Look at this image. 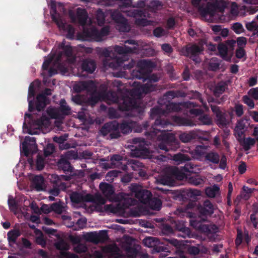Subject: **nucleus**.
Instances as JSON below:
<instances>
[{"label":"nucleus","instance_id":"obj_1","mask_svg":"<svg viewBox=\"0 0 258 258\" xmlns=\"http://www.w3.org/2000/svg\"><path fill=\"white\" fill-rule=\"evenodd\" d=\"M165 115L166 111L159 107L151 108L150 116L152 119H155V121L150 131L146 130L145 135L148 139L159 141L158 147L160 149L166 152L175 151L179 147V141L175 135L161 130L162 128L170 124V122L163 117Z\"/></svg>","mask_w":258,"mask_h":258},{"label":"nucleus","instance_id":"obj_2","mask_svg":"<svg viewBox=\"0 0 258 258\" xmlns=\"http://www.w3.org/2000/svg\"><path fill=\"white\" fill-rule=\"evenodd\" d=\"M20 153L21 156L25 157L24 163V171L27 170L31 172L26 173L27 178L29 181L28 185L25 187L27 192L32 191V138L29 136H26L24 140L20 145Z\"/></svg>","mask_w":258,"mask_h":258},{"label":"nucleus","instance_id":"obj_3","mask_svg":"<svg viewBox=\"0 0 258 258\" xmlns=\"http://www.w3.org/2000/svg\"><path fill=\"white\" fill-rule=\"evenodd\" d=\"M166 246L158 244V239L156 237H149L143 240V243L146 246L152 247V253L158 254L159 257H165L167 253L170 252L169 247L173 246L176 248V251H179V248L182 245L181 242L175 238L165 239Z\"/></svg>","mask_w":258,"mask_h":258},{"label":"nucleus","instance_id":"obj_4","mask_svg":"<svg viewBox=\"0 0 258 258\" xmlns=\"http://www.w3.org/2000/svg\"><path fill=\"white\" fill-rule=\"evenodd\" d=\"M104 98L112 103L118 104V109L120 111H129L139 107L137 100L134 97L122 96L119 98L116 92L113 91H105Z\"/></svg>","mask_w":258,"mask_h":258},{"label":"nucleus","instance_id":"obj_5","mask_svg":"<svg viewBox=\"0 0 258 258\" xmlns=\"http://www.w3.org/2000/svg\"><path fill=\"white\" fill-rule=\"evenodd\" d=\"M82 28V31L77 34L78 40L100 42L102 41L104 37L107 36L109 32V28L107 26L103 27L100 31L91 25H86Z\"/></svg>","mask_w":258,"mask_h":258},{"label":"nucleus","instance_id":"obj_6","mask_svg":"<svg viewBox=\"0 0 258 258\" xmlns=\"http://www.w3.org/2000/svg\"><path fill=\"white\" fill-rule=\"evenodd\" d=\"M50 14L52 20L55 22L58 28L67 32V38L71 40L74 39L75 32L74 28L64 22L60 15L57 13L56 5L54 4H52L51 6Z\"/></svg>","mask_w":258,"mask_h":258},{"label":"nucleus","instance_id":"obj_7","mask_svg":"<svg viewBox=\"0 0 258 258\" xmlns=\"http://www.w3.org/2000/svg\"><path fill=\"white\" fill-rule=\"evenodd\" d=\"M114 51L119 54H122L123 57H116L112 61L109 63V66L111 68H118L123 67L125 61L124 57L127 54L138 53L139 48L137 46L131 47L126 45L119 46L115 45L113 48Z\"/></svg>","mask_w":258,"mask_h":258},{"label":"nucleus","instance_id":"obj_8","mask_svg":"<svg viewBox=\"0 0 258 258\" xmlns=\"http://www.w3.org/2000/svg\"><path fill=\"white\" fill-rule=\"evenodd\" d=\"M206 41L201 39L198 43H189L182 49L181 52L183 55L189 57L196 62H199V55L204 50V45Z\"/></svg>","mask_w":258,"mask_h":258},{"label":"nucleus","instance_id":"obj_9","mask_svg":"<svg viewBox=\"0 0 258 258\" xmlns=\"http://www.w3.org/2000/svg\"><path fill=\"white\" fill-rule=\"evenodd\" d=\"M145 3L141 1H138L136 4H132V0H119V6L121 11L124 12L127 16L137 18L141 17L144 15L143 10L135 9H131L128 10H123L124 8H143L145 7Z\"/></svg>","mask_w":258,"mask_h":258},{"label":"nucleus","instance_id":"obj_10","mask_svg":"<svg viewBox=\"0 0 258 258\" xmlns=\"http://www.w3.org/2000/svg\"><path fill=\"white\" fill-rule=\"evenodd\" d=\"M32 82L29 86L28 93V101L29 103L28 110L30 113L26 112L24 115V120L23 124L22 132L23 134L32 135Z\"/></svg>","mask_w":258,"mask_h":258},{"label":"nucleus","instance_id":"obj_11","mask_svg":"<svg viewBox=\"0 0 258 258\" xmlns=\"http://www.w3.org/2000/svg\"><path fill=\"white\" fill-rule=\"evenodd\" d=\"M149 122L146 121L142 124L136 125L135 122L123 120L120 123L118 122V130L120 134L127 135L132 133L134 128L136 127L135 131L137 133H141L143 130H147L150 126Z\"/></svg>","mask_w":258,"mask_h":258},{"label":"nucleus","instance_id":"obj_12","mask_svg":"<svg viewBox=\"0 0 258 258\" xmlns=\"http://www.w3.org/2000/svg\"><path fill=\"white\" fill-rule=\"evenodd\" d=\"M71 179V177L68 175H57L56 174H52L50 180L53 184L52 188L49 189V194L53 196H57L60 190H64L67 188L66 183L62 180L69 181Z\"/></svg>","mask_w":258,"mask_h":258},{"label":"nucleus","instance_id":"obj_13","mask_svg":"<svg viewBox=\"0 0 258 258\" xmlns=\"http://www.w3.org/2000/svg\"><path fill=\"white\" fill-rule=\"evenodd\" d=\"M179 140L184 143L191 142L195 140L209 141V134L207 132L192 130L184 132L179 135Z\"/></svg>","mask_w":258,"mask_h":258},{"label":"nucleus","instance_id":"obj_14","mask_svg":"<svg viewBox=\"0 0 258 258\" xmlns=\"http://www.w3.org/2000/svg\"><path fill=\"white\" fill-rule=\"evenodd\" d=\"M118 127V121L116 120L110 121L105 123L101 127L100 131L103 136L109 134L110 139H116L121 137Z\"/></svg>","mask_w":258,"mask_h":258},{"label":"nucleus","instance_id":"obj_15","mask_svg":"<svg viewBox=\"0 0 258 258\" xmlns=\"http://www.w3.org/2000/svg\"><path fill=\"white\" fill-rule=\"evenodd\" d=\"M100 100V96L92 93L89 97L85 95L77 94L72 96V101L82 106H94Z\"/></svg>","mask_w":258,"mask_h":258},{"label":"nucleus","instance_id":"obj_16","mask_svg":"<svg viewBox=\"0 0 258 258\" xmlns=\"http://www.w3.org/2000/svg\"><path fill=\"white\" fill-rule=\"evenodd\" d=\"M205 160L208 163L212 164H218L219 168L225 169L227 165V159L225 155L221 157L220 155L215 151H210L205 155Z\"/></svg>","mask_w":258,"mask_h":258},{"label":"nucleus","instance_id":"obj_17","mask_svg":"<svg viewBox=\"0 0 258 258\" xmlns=\"http://www.w3.org/2000/svg\"><path fill=\"white\" fill-rule=\"evenodd\" d=\"M131 190L135 194V197L142 203L147 204L150 199L152 197L151 192L147 189H142L138 184H132Z\"/></svg>","mask_w":258,"mask_h":258},{"label":"nucleus","instance_id":"obj_18","mask_svg":"<svg viewBox=\"0 0 258 258\" xmlns=\"http://www.w3.org/2000/svg\"><path fill=\"white\" fill-rule=\"evenodd\" d=\"M146 141L144 139L141 138H135L133 139L134 144H138L139 145L136 147L134 150H132V154L136 157H146L150 155V152L149 149L145 146Z\"/></svg>","mask_w":258,"mask_h":258},{"label":"nucleus","instance_id":"obj_19","mask_svg":"<svg viewBox=\"0 0 258 258\" xmlns=\"http://www.w3.org/2000/svg\"><path fill=\"white\" fill-rule=\"evenodd\" d=\"M235 40L233 39L227 40L224 43H220L217 46V49L219 55L224 59H225L228 51L233 52L234 49Z\"/></svg>","mask_w":258,"mask_h":258},{"label":"nucleus","instance_id":"obj_20","mask_svg":"<svg viewBox=\"0 0 258 258\" xmlns=\"http://www.w3.org/2000/svg\"><path fill=\"white\" fill-rule=\"evenodd\" d=\"M211 109L216 116V120L217 125L219 127L226 126L228 124V121L226 119V114L222 112L219 106L211 104Z\"/></svg>","mask_w":258,"mask_h":258},{"label":"nucleus","instance_id":"obj_21","mask_svg":"<svg viewBox=\"0 0 258 258\" xmlns=\"http://www.w3.org/2000/svg\"><path fill=\"white\" fill-rule=\"evenodd\" d=\"M21 200L24 201V206L26 208V209L24 208L23 211H21L22 216L32 222V201L24 196L21 197Z\"/></svg>","mask_w":258,"mask_h":258},{"label":"nucleus","instance_id":"obj_22","mask_svg":"<svg viewBox=\"0 0 258 258\" xmlns=\"http://www.w3.org/2000/svg\"><path fill=\"white\" fill-rule=\"evenodd\" d=\"M22 246L19 248L17 254L23 258H32V252L27 248L31 249L32 243L26 238H22Z\"/></svg>","mask_w":258,"mask_h":258},{"label":"nucleus","instance_id":"obj_23","mask_svg":"<svg viewBox=\"0 0 258 258\" xmlns=\"http://www.w3.org/2000/svg\"><path fill=\"white\" fill-rule=\"evenodd\" d=\"M70 198L72 203L79 204L84 202H89L92 200V195L87 194L84 195L83 194L77 191H73L70 195Z\"/></svg>","mask_w":258,"mask_h":258},{"label":"nucleus","instance_id":"obj_24","mask_svg":"<svg viewBox=\"0 0 258 258\" xmlns=\"http://www.w3.org/2000/svg\"><path fill=\"white\" fill-rule=\"evenodd\" d=\"M198 210L200 215L206 218L211 216L214 212V206L208 200L205 201L203 206L198 207Z\"/></svg>","mask_w":258,"mask_h":258},{"label":"nucleus","instance_id":"obj_25","mask_svg":"<svg viewBox=\"0 0 258 258\" xmlns=\"http://www.w3.org/2000/svg\"><path fill=\"white\" fill-rule=\"evenodd\" d=\"M60 48L62 50V51H59L58 53L56 54L55 61L57 63L58 68L60 69L61 64L60 62L61 61V57L62 55H65L67 57H69L72 56L73 54L72 48L69 45H65L64 43H62L60 45Z\"/></svg>","mask_w":258,"mask_h":258},{"label":"nucleus","instance_id":"obj_26","mask_svg":"<svg viewBox=\"0 0 258 258\" xmlns=\"http://www.w3.org/2000/svg\"><path fill=\"white\" fill-rule=\"evenodd\" d=\"M81 68L83 72L87 74H92L96 68V63L95 60L91 58H86L83 60Z\"/></svg>","mask_w":258,"mask_h":258},{"label":"nucleus","instance_id":"obj_27","mask_svg":"<svg viewBox=\"0 0 258 258\" xmlns=\"http://www.w3.org/2000/svg\"><path fill=\"white\" fill-rule=\"evenodd\" d=\"M172 227L175 230L181 232L182 234L181 235L183 237L189 236L190 234V230L189 228L186 227L184 222L182 220H175L172 223Z\"/></svg>","mask_w":258,"mask_h":258},{"label":"nucleus","instance_id":"obj_28","mask_svg":"<svg viewBox=\"0 0 258 258\" xmlns=\"http://www.w3.org/2000/svg\"><path fill=\"white\" fill-rule=\"evenodd\" d=\"M49 103L50 100L47 97L43 94H38L36 97L35 109L39 112L43 111Z\"/></svg>","mask_w":258,"mask_h":258},{"label":"nucleus","instance_id":"obj_29","mask_svg":"<svg viewBox=\"0 0 258 258\" xmlns=\"http://www.w3.org/2000/svg\"><path fill=\"white\" fill-rule=\"evenodd\" d=\"M77 17L78 23L82 27L86 25L87 19L88 18V14L86 10L78 8L76 12Z\"/></svg>","mask_w":258,"mask_h":258},{"label":"nucleus","instance_id":"obj_30","mask_svg":"<svg viewBox=\"0 0 258 258\" xmlns=\"http://www.w3.org/2000/svg\"><path fill=\"white\" fill-rule=\"evenodd\" d=\"M99 188L102 194L106 198L110 197L114 192L113 186L108 183H100Z\"/></svg>","mask_w":258,"mask_h":258},{"label":"nucleus","instance_id":"obj_31","mask_svg":"<svg viewBox=\"0 0 258 258\" xmlns=\"http://www.w3.org/2000/svg\"><path fill=\"white\" fill-rule=\"evenodd\" d=\"M154 63L150 60L143 59L138 61V68H141L149 75L151 69L154 68Z\"/></svg>","mask_w":258,"mask_h":258},{"label":"nucleus","instance_id":"obj_32","mask_svg":"<svg viewBox=\"0 0 258 258\" xmlns=\"http://www.w3.org/2000/svg\"><path fill=\"white\" fill-rule=\"evenodd\" d=\"M171 119L174 123L178 125L191 126L194 124L191 120L184 117L174 115L172 116Z\"/></svg>","mask_w":258,"mask_h":258},{"label":"nucleus","instance_id":"obj_33","mask_svg":"<svg viewBox=\"0 0 258 258\" xmlns=\"http://www.w3.org/2000/svg\"><path fill=\"white\" fill-rule=\"evenodd\" d=\"M21 235L19 228L11 230L7 233L8 240L10 245L16 243L17 238Z\"/></svg>","mask_w":258,"mask_h":258},{"label":"nucleus","instance_id":"obj_34","mask_svg":"<svg viewBox=\"0 0 258 258\" xmlns=\"http://www.w3.org/2000/svg\"><path fill=\"white\" fill-rule=\"evenodd\" d=\"M57 166L59 169L63 170L65 173L72 172L73 167L70 162L65 158H61L57 162Z\"/></svg>","mask_w":258,"mask_h":258},{"label":"nucleus","instance_id":"obj_35","mask_svg":"<svg viewBox=\"0 0 258 258\" xmlns=\"http://www.w3.org/2000/svg\"><path fill=\"white\" fill-rule=\"evenodd\" d=\"M207 146L204 145L197 146L195 149L191 152L194 158L200 159L204 155H205Z\"/></svg>","mask_w":258,"mask_h":258},{"label":"nucleus","instance_id":"obj_36","mask_svg":"<svg viewBox=\"0 0 258 258\" xmlns=\"http://www.w3.org/2000/svg\"><path fill=\"white\" fill-rule=\"evenodd\" d=\"M217 229V226L215 225H208L202 223L198 231L205 233L207 235H209V234L216 233Z\"/></svg>","mask_w":258,"mask_h":258},{"label":"nucleus","instance_id":"obj_37","mask_svg":"<svg viewBox=\"0 0 258 258\" xmlns=\"http://www.w3.org/2000/svg\"><path fill=\"white\" fill-rule=\"evenodd\" d=\"M146 205L153 210L159 211L161 208L162 203L159 199L152 197Z\"/></svg>","mask_w":258,"mask_h":258},{"label":"nucleus","instance_id":"obj_38","mask_svg":"<svg viewBox=\"0 0 258 258\" xmlns=\"http://www.w3.org/2000/svg\"><path fill=\"white\" fill-rule=\"evenodd\" d=\"M227 87L225 82L221 81L218 82L215 86L213 90V94L216 97L218 98L225 91Z\"/></svg>","mask_w":258,"mask_h":258},{"label":"nucleus","instance_id":"obj_39","mask_svg":"<svg viewBox=\"0 0 258 258\" xmlns=\"http://www.w3.org/2000/svg\"><path fill=\"white\" fill-rule=\"evenodd\" d=\"M8 203L10 211L14 212L15 214H17L20 207L18 201L14 199L13 196H9Z\"/></svg>","mask_w":258,"mask_h":258},{"label":"nucleus","instance_id":"obj_40","mask_svg":"<svg viewBox=\"0 0 258 258\" xmlns=\"http://www.w3.org/2000/svg\"><path fill=\"white\" fill-rule=\"evenodd\" d=\"M255 140L250 137L244 138L239 142L245 151H248L251 148V147L255 144Z\"/></svg>","mask_w":258,"mask_h":258},{"label":"nucleus","instance_id":"obj_41","mask_svg":"<svg viewBox=\"0 0 258 258\" xmlns=\"http://www.w3.org/2000/svg\"><path fill=\"white\" fill-rule=\"evenodd\" d=\"M44 179L42 175H35L33 176V188L40 191L43 189Z\"/></svg>","mask_w":258,"mask_h":258},{"label":"nucleus","instance_id":"obj_42","mask_svg":"<svg viewBox=\"0 0 258 258\" xmlns=\"http://www.w3.org/2000/svg\"><path fill=\"white\" fill-rule=\"evenodd\" d=\"M133 78L139 80H143L144 82L149 77L148 73H147L141 68H138L137 70H134L132 73Z\"/></svg>","mask_w":258,"mask_h":258},{"label":"nucleus","instance_id":"obj_43","mask_svg":"<svg viewBox=\"0 0 258 258\" xmlns=\"http://www.w3.org/2000/svg\"><path fill=\"white\" fill-rule=\"evenodd\" d=\"M116 28L120 32H128L131 29L127 20L125 18L116 23Z\"/></svg>","mask_w":258,"mask_h":258},{"label":"nucleus","instance_id":"obj_44","mask_svg":"<svg viewBox=\"0 0 258 258\" xmlns=\"http://www.w3.org/2000/svg\"><path fill=\"white\" fill-rule=\"evenodd\" d=\"M59 113L63 115H68L71 113V107L67 105L66 100L64 99L60 101V107L58 108Z\"/></svg>","mask_w":258,"mask_h":258},{"label":"nucleus","instance_id":"obj_45","mask_svg":"<svg viewBox=\"0 0 258 258\" xmlns=\"http://www.w3.org/2000/svg\"><path fill=\"white\" fill-rule=\"evenodd\" d=\"M166 114L172 112H179L181 110V107L179 103L168 102L166 104Z\"/></svg>","mask_w":258,"mask_h":258},{"label":"nucleus","instance_id":"obj_46","mask_svg":"<svg viewBox=\"0 0 258 258\" xmlns=\"http://www.w3.org/2000/svg\"><path fill=\"white\" fill-rule=\"evenodd\" d=\"M47 115L52 119H58L60 117V114L58 108L49 106L46 110Z\"/></svg>","mask_w":258,"mask_h":258},{"label":"nucleus","instance_id":"obj_47","mask_svg":"<svg viewBox=\"0 0 258 258\" xmlns=\"http://www.w3.org/2000/svg\"><path fill=\"white\" fill-rule=\"evenodd\" d=\"M82 87L85 91L89 92H95L97 88L95 82L92 80L83 81Z\"/></svg>","mask_w":258,"mask_h":258},{"label":"nucleus","instance_id":"obj_48","mask_svg":"<svg viewBox=\"0 0 258 258\" xmlns=\"http://www.w3.org/2000/svg\"><path fill=\"white\" fill-rule=\"evenodd\" d=\"M173 160L179 164L185 161H188L190 158L187 155L179 153L173 156Z\"/></svg>","mask_w":258,"mask_h":258},{"label":"nucleus","instance_id":"obj_49","mask_svg":"<svg viewBox=\"0 0 258 258\" xmlns=\"http://www.w3.org/2000/svg\"><path fill=\"white\" fill-rule=\"evenodd\" d=\"M90 202L96 204L95 208L99 211H100L99 209L100 208L101 206L105 203L106 200L101 196L97 195L93 196L92 195V200L90 201Z\"/></svg>","mask_w":258,"mask_h":258},{"label":"nucleus","instance_id":"obj_50","mask_svg":"<svg viewBox=\"0 0 258 258\" xmlns=\"http://www.w3.org/2000/svg\"><path fill=\"white\" fill-rule=\"evenodd\" d=\"M124 249L128 255L132 257H136L138 253V250L137 248L135 246H133L130 243H126Z\"/></svg>","mask_w":258,"mask_h":258},{"label":"nucleus","instance_id":"obj_51","mask_svg":"<svg viewBox=\"0 0 258 258\" xmlns=\"http://www.w3.org/2000/svg\"><path fill=\"white\" fill-rule=\"evenodd\" d=\"M220 190L217 185H214L212 187H208L206 189V195L210 198H214Z\"/></svg>","mask_w":258,"mask_h":258},{"label":"nucleus","instance_id":"obj_52","mask_svg":"<svg viewBox=\"0 0 258 258\" xmlns=\"http://www.w3.org/2000/svg\"><path fill=\"white\" fill-rule=\"evenodd\" d=\"M56 59V54H53L52 55L50 56L48 59H45L42 66V68L44 71V72L42 74L43 75H44L45 74V71H46L49 69V67L53 59L55 60ZM55 63L57 64L55 61Z\"/></svg>","mask_w":258,"mask_h":258},{"label":"nucleus","instance_id":"obj_53","mask_svg":"<svg viewBox=\"0 0 258 258\" xmlns=\"http://www.w3.org/2000/svg\"><path fill=\"white\" fill-rule=\"evenodd\" d=\"M108 239L107 231L101 230L97 233V244L103 243Z\"/></svg>","mask_w":258,"mask_h":258},{"label":"nucleus","instance_id":"obj_54","mask_svg":"<svg viewBox=\"0 0 258 258\" xmlns=\"http://www.w3.org/2000/svg\"><path fill=\"white\" fill-rule=\"evenodd\" d=\"M33 230H34V232L36 234H38V233H40V235L39 236L37 237V238H36V242L38 244L42 246V247H45V246L46 245V240L44 238L43 234L41 232V231L37 229H36L35 228L34 226H33Z\"/></svg>","mask_w":258,"mask_h":258},{"label":"nucleus","instance_id":"obj_55","mask_svg":"<svg viewBox=\"0 0 258 258\" xmlns=\"http://www.w3.org/2000/svg\"><path fill=\"white\" fill-rule=\"evenodd\" d=\"M189 182L191 184L196 185H203L204 184V180L199 175H195L189 178Z\"/></svg>","mask_w":258,"mask_h":258},{"label":"nucleus","instance_id":"obj_56","mask_svg":"<svg viewBox=\"0 0 258 258\" xmlns=\"http://www.w3.org/2000/svg\"><path fill=\"white\" fill-rule=\"evenodd\" d=\"M198 120L200 121V124L203 125H210L212 123L211 118L207 114H202L198 116Z\"/></svg>","mask_w":258,"mask_h":258},{"label":"nucleus","instance_id":"obj_57","mask_svg":"<svg viewBox=\"0 0 258 258\" xmlns=\"http://www.w3.org/2000/svg\"><path fill=\"white\" fill-rule=\"evenodd\" d=\"M96 20L99 25L102 26L105 23V15L101 9H98L96 12Z\"/></svg>","mask_w":258,"mask_h":258},{"label":"nucleus","instance_id":"obj_58","mask_svg":"<svg viewBox=\"0 0 258 258\" xmlns=\"http://www.w3.org/2000/svg\"><path fill=\"white\" fill-rule=\"evenodd\" d=\"M85 239L89 242L97 244V232H91L87 233L84 236Z\"/></svg>","mask_w":258,"mask_h":258},{"label":"nucleus","instance_id":"obj_59","mask_svg":"<svg viewBox=\"0 0 258 258\" xmlns=\"http://www.w3.org/2000/svg\"><path fill=\"white\" fill-rule=\"evenodd\" d=\"M162 7V2L159 0L152 1L150 4V8L154 12L161 10Z\"/></svg>","mask_w":258,"mask_h":258},{"label":"nucleus","instance_id":"obj_60","mask_svg":"<svg viewBox=\"0 0 258 258\" xmlns=\"http://www.w3.org/2000/svg\"><path fill=\"white\" fill-rule=\"evenodd\" d=\"M111 19L116 23L121 21L124 17L117 10H114L111 13Z\"/></svg>","mask_w":258,"mask_h":258},{"label":"nucleus","instance_id":"obj_61","mask_svg":"<svg viewBox=\"0 0 258 258\" xmlns=\"http://www.w3.org/2000/svg\"><path fill=\"white\" fill-rule=\"evenodd\" d=\"M55 151V146L53 144H48L44 148V154L45 157H48L53 153Z\"/></svg>","mask_w":258,"mask_h":258},{"label":"nucleus","instance_id":"obj_62","mask_svg":"<svg viewBox=\"0 0 258 258\" xmlns=\"http://www.w3.org/2000/svg\"><path fill=\"white\" fill-rule=\"evenodd\" d=\"M56 248L60 250H67L69 249V245L68 244L63 240H61L55 244Z\"/></svg>","mask_w":258,"mask_h":258},{"label":"nucleus","instance_id":"obj_63","mask_svg":"<svg viewBox=\"0 0 258 258\" xmlns=\"http://www.w3.org/2000/svg\"><path fill=\"white\" fill-rule=\"evenodd\" d=\"M74 250L76 253H81L86 252L88 250V248L85 244L80 243L74 246Z\"/></svg>","mask_w":258,"mask_h":258},{"label":"nucleus","instance_id":"obj_64","mask_svg":"<svg viewBox=\"0 0 258 258\" xmlns=\"http://www.w3.org/2000/svg\"><path fill=\"white\" fill-rule=\"evenodd\" d=\"M141 89L143 92L145 93V94H148L155 90L156 87L153 85L147 83L142 85Z\"/></svg>","mask_w":258,"mask_h":258}]
</instances>
